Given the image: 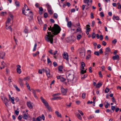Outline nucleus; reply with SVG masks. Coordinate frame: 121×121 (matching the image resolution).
<instances>
[{
    "label": "nucleus",
    "instance_id": "56",
    "mask_svg": "<svg viewBox=\"0 0 121 121\" xmlns=\"http://www.w3.org/2000/svg\"><path fill=\"white\" fill-rule=\"evenodd\" d=\"M7 26H6V29H7L8 30V29H10V30L11 31H12V29L11 27L10 26H8L7 27Z\"/></svg>",
    "mask_w": 121,
    "mask_h": 121
},
{
    "label": "nucleus",
    "instance_id": "28",
    "mask_svg": "<svg viewBox=\"0 0 121 121\" xmlns=\"http://www.w3.org/2000/svg\"><path fill=\"white\" fill-rule=\"evenodd\" d=\"M10 99L11 100L12 103L13 104H15V102H14L15 99L14 97H12L11 98H10Z\"/></svg>",
    "mask_w": 121,
    "mask_h": 121
},
{
    "label": "nucleus",
    "instance_id": "46",
    "mask_svg": "<svg viewBox=\"0 0 121 121\" xmlns=\"http://www.w3.org/2000/svg\"><path fill=\"white\" fill-rule=\"evenodd\" d=\"M117 42V39H115L112 41V43L114 44H115Z\"/></svg>",
    "mask_w": 121,
    "mask_h": 121
},
{
    "label": "nucleus",
    "instance_id": "36",
    "mask_svg": "<svg viewBox=\"0 0 121 121\" xmlns=\"http://www.w3.org/2000/svg\"><path fill=\"white\" fill-rule=\"evenodd\" d=\"M94 115H91L89 117L87 118L89 120H90L91 119L94 118Z\"/></svg>",
    "mask_w": 121,
    "mask_h": 121
},
{
    "label": "nucleus",
    "instance_id": "57",
    "mask_svg": "<svg viewBox=\"0 0 121 121\" xmlns=\"http://www.w3.org/2000/svg\"><path fill=\"white\" fill-rule=\"evenodd\" d=\"M53 66L55 67L57 65L56 62L55 61H54L53 62Z\"/></svg>",
    "mask_w": 121,
    "mask_h": 121
},
{
    "label": "nucleus",
    "instance_id": "17",
    "mask_svg": "<svg viewBox=\"0 0 121 121\" xmlns=\"http://www.w3.org/2000/svg\"><path fill=\"white\" fill-rule=\"evenodd\" d=\"M119 57V55H118L116 54L115 56H113L112 57V59L113 60H115L118 59Z\"/></svg>",
    "mask_w": 121,
    "mask_h": 121
},
{
    "label": "nucleus",
    "instance_id": "16",
    "mask_svg": "<svg viewBox=\"0 0 121 121\" xmlns=\"http://www.w3.org/2000/svg\"><path fill=\"white\" fill-rule=\"evenodd\" d=\"M32 93L34 94V97L37 99H38V97L36 95V92L35 90H34V89L32 90Z\"/></svg>",
    "mask_w": 121,
    "mask_h": 121
},
{
    "label": "nucleus",
    "instance_id": "15",
    "mask_svg": "<svg viewBox=\"0 0 121 121\" xmlns=\"http://www.w3.org/2000/svg\"><path fill=\"white\" fill-rule=\"evenodd\" d=\"M104 105L105 106V108H107L108 106L110 105V104L107 101H105L104 103Z\"/></svg>",
    "mask_w": 121,
    "mask_h": 121
},
{
    "label": "nucleus",
    "instance_id": "50",
    "mask_svg": "<svg viewBox=\"0 0 121 121\" xmlns=\"http://www.w3.org/2000/svg\"><path fill=\"white\" fill-rule=\"evenodd\" d=\"M86 70H81V73L82 74H84L86 73Z\"/></svg>",
    "mask_w": 121,
    "mask_h": 121
},
{
    "label": "nucleus",
    "instance_id": "48",
    "mask_svg": "<svg viewBox=\"0 0 121 121\" xmlns=\"http://www.w3.org/2000/svg\"><path fill=\"white\" fill-rule=\"evenodd\" d=\"M94 54L95 55L98 56L99 55V51H95L94 53Z\"/></svg>",
    "mask_w": 121,
    "mask_h": 121
},
{
    "label": "nucleus",
    "instance_id": "51",
    "mask_svg": "<svg viewBox=\"0 0 121 121\" xmlns=\"http://www.w3.org/2000/svg\"><path fill=\"white\" fill-rule=\"evenodd\" d=\"M5 64L4 62V61H3L1 62V65L2 66H4V68L5 66Z\"/></svg>",
    "mask_w": 121,
    "mask_h": 121
},
{
    "label": "nucleus",
    "instance_id": "6",
    "mask_svg": "<svg viewBox=\"0 0 121 121\" xmlns=\"http://www.w3.org/2000/svg\"><path fill=\"white\" fill-rule=\"evenodd\" d=\"M83 2L87 5V8H86V9H87L90 7L92 4V1L91 0L90 1L89 0H83Z\"/></svg>",
    "mask_w": 121,
    "mask_h": 121
},
{
    "label": "nucleus",
    "instance_id": "47",
    "mask_svg": "<svg viewBox=\"0 0 121 121\" xmlns=\"http://www.w3.org/2000/svg\"><path fill=\"white\" fill-rule=\"evenodd\" d=\"M60 93H57V94H53V95H52V96L53 97H55L56 96H58V95H60Z\"/></svg>",
    "mask_w": 121,
    "mask_h": 121
},
{
    "label": "nucleus",
    "instance_id": "52",
    "mask_svg": "<svg viewBox=\"0 0 121 121\" xmlns=\"http://www.w3.org/2000/svg\"><path fill=\"white\" fill-rule=\"evenodd\" d=\"M86 93H83L82 95V97L83 99H84L85 97Z\"/></svg>",
    "mask_w": 121,
    "mask_h": 121
},
{
    "label": "nucleus",
    "instance_id": "59",
    "mask_svg": "<svg viewBox=\"0 0 121 121\" xmlns=\"http://www.w3.org/2000/svg\"><path fill=\"white\" fill-rule=\"evenodd\" d=\"M23 80H24L23 79H22L21 78H19L18 82L19 83L22 82V81Z\"/></svg>",
    "mask_w": 121,
    "mask_h": 121
},
{
    "label": "nucleus",
    "instance_id": "63",
    "mask_svg": "<svg viewBox=\"0 0 121 121\" xmlns=\"http://www.w3.org/2000/svg\"><path fill=\"white\" fill-rule=\"evenodd\" d=\"M78 111L82 115V116L83 115V113L81 111L78 110Z\"/></svg>",
    "mask_w": 121,
    "mask_h": 121
},
{
    "label": "nucleus",
    "instance_id": "64",
    "mask_svg": "<svg viewBox=\"0 0 121 121\" xmlns=\"http://www.w3.org/2000/svg\"><path fill=\"white\" fill-rule=\"evenodd\" d=\"M81 66L82 67H84L85 66V63L83 62H82L81 63Z\"/></svg>",
    "mask_w": 121,
    "mask_h": 121
},
{
    "label": "nucleus",
    "instance_id": "26",
    "mask_svg": "<svg viewBox=\"0 0 121 121\" xmlns=\"http://www.w3.org/2000/svg\"><path fill=\"white\" fill-rule=\"evenodd\" d=\"M76 116L80 120H81L82 119V117L79 113H77L76 114Z\"/></svg>",
    "mask_w": 121,
    "mask_h": 121
},
{
    "label": "nucleus",
    "instance_id": "42",
    "mask_svg": "<svg viewBox=\"0 0 121 121\" xmlns=\"http://www.w3.org/2000/svg\"><path fill=\"white\" fill-rule=\"evenodd\" d=\"M96 35L94 33H93L92 34L91 37L92 39H94L95 38Z\"/></svg>",
    "mask_w": 121,
    "mask_h": 121
},
{
    "label": "nucleus",
    "instance_id": "18",
    "mask_svg": "<svg viewBox=\"0 0 121 121\" xmlns=\"http://www.w3.org/2000/svg\"><path fill=\"white\" fill-rule=\"evenodd\" d=\"M28 114L27 113H25L23 114V118L24 119H27L28 117Z\"/></svg>",
    "mask_w": 121,
    "mask_h": 121
},
{
    "label": "nucleus",
    "instance_id": "25",
    "mask_svg": "<svg viewBox=\"0 0 121 121\" xmlns=\"http://www.w3.org/2000/svg\"><path fill=\"white\" fill-rule=\"evenodd\" d=\"M46 6L47 8V10L52 9L51 6L48 3H47L46 4Z\"/></svg>",
    "mask_w": 121,
    "mask_h": 121
},
{
    "label": "nucleus",
    "instance_id": "10",
    "mask_svg": "<svg viewBox=\"0 0 121 121\" xmlns=\"http://www.w3.org/2000/svg\"><path fill=\"white\" fill-rule=\"evenodd\" d=\"M63 58L66 59V60H69V56L68 54L66 52H65L63 55Z\"/></svg>",
    "mask_w": 121,
    "mask_h": 121
},
{
    "label": "nucleus",
    "instance_id": "12",
    "mask_svg": "<svg viewBox=\"0 0 121 121\" xmlns=\"http://www.w3.org/2000/svg\"><path fill=\"white\" fill-rule=\"evenodd\" d=\"M33 104L32 103L30 102H27V105L28 107L31 109L33 107Z\"/></svg>",
    "mask_w": 121,
    "mask_h": 121
},
{
    "label": "nucleus",
    "instance_id": "34",
    "mask_svg": "<svg viewBox=\"0 0 121 121\" xmlns=\"http://www.w3.org/2000/svg\"><path fill=\"white\" fill-rule=\"evenodd\" d=\"M26 85L27 88H28L29 90L30 91H31V90L30 89V87L28 83L27 82H26Z\"/></svg>",
    "mask_w": 121,
    "mask_h": 121
},
{
    "label": "nucleus",
    "instance_id": "60",
    "mask_svg": "<svg viewBox=\"0 0 121 121\" xmlns=\"http://www.w3.org/2000/svg\"><path fill=\"white\" fill-rule=\"evenodd\" d=\"M6 12H2L1 13V15L2 16H4L5 14H6Z\"/></svg>",
    "mask_w": 121,
    "mask_h": 121
},
{
    "label": "nucleus",
    "instance_id": "62",
    "mask_svg": "<svg viewBox=\"0 0 121 121\" xmlns=\"http://www.w3.org/2000/svg\"><path fill=\"white\" fill-rule=\"evenodd\" d=\"M28 30L26 29L25 28L24 30V32L25 33H28Z\"/></svg>",
    "mask_w": 121,
    "mask_h": 121
},
{
    "label": "nucleus",
    "instance_id": "40",
    "mask_svg": "<svg viewBox=\"0 0 121 121\" xmlns=\"http://www.w3.org/2000/svg\"><path fill=\"white\" fill-rule=\"evenodd\" d=\"M30 78L29 77H27L24 78L23 79L24 80H29Z\"/></svg>",
    "mask_w": 121,
    "mask_h": 121
},
{
    "label": "nucleus",
    "instance_id": "21",
    "mask_svg": "<svg viewBox=\"0 0 121 121\" xmlns=\"http://www.w3.org/2000/svg\"><path fill=\"white\" fill-rule=\"evenodd\" d=\"M55 113L57 117H62L61 114L59 113L58 111H56L55 112Z\"/></svg>",
    "mask_w": 121,
    "mask_h": 121
},
{
    "label": "nucleus",
    "instance_id": "27",
    "mask_svg": "<svg viewBox=\"0 0 121 121\" xmlns=\"http://www.w3.org/2000/svg\"><path fill=\"white\" fill-rule=\"evenodd\" d=\"M11 20L9 18H8L6 23V26H8L9 25L8 24H9V23L10 21Z\"/></svg>",
    "mask_w": 121,
    "mask_h": 121
},
{
    "label": "nucleus",
    "instance_id": "45",
    "mask_svg": "<svg viewBox=\"0 0 121 121\" xmlns=\"http://www.w3.org/2000/svg\"><path fill=\"white\" fill-rule=\"evenodd\" d=\"M54 16L55 18L56 19L57 18L58 15L56 13H55L54 14Z\"/></svg>",
    "mask_w": 121,
    "mask_h": 121
},
{
    "label": "nucleus",
    "instance_id": "33",
    "mask_svg": "<svg viewBox=\"0 0 121 121\" xmlns=\"http://www.w3.org/2000/svg\"><path fill=\"white\" fill-rule=\"evenodd\" d=\"M15 3L17 7H19V3L18 1H15Z\"/></svg>",
    "mask_w": 121,
    "mask_h": 121
},
{
    "label": "nucleus",
    "instance_id": "11",
    "mask_svg": "<svg viewBox=\"0 0 121 121\" xmlns=\"http://www.w3.org/2000/svg\"><path fill=\"white\" fill-rule=\"evenodd\" d=\"M17 72L19 74H20L22 72L21 70L20 69L21 66L20 65H17Z\"/></svg>",
    "mask_w": 121,
    "mask_h": 121
},
{
    "label": "nucleus",
    "instance_id": "35",
    "mask_svg": "<svg viewBox=\"0 0 121 121\" xmlns=\"http://www.w3.org/2000/svg\"><path fill=\"white\" fill-rule=\"evenodd\" d=\"M81 37V35L80 34L78 35L77 36V40L80 39Z\"/></svg>",
    "mask_w": 121,
    "mask_h": 121
},
{
    "label": "nucleus",
    "instance_id": "20",
    "mask_svg": "<svg viewBox=\"0 0 121 121\" xmlns=\"http://www.w3.org/2000/svg\"><path fill=\"white\" fill-rule=\"evenodd\" d=\"M39 13L40 15H41L42 13V12L43 10V9L42 7H39Z\"/></svg>",
    "mask_w": 121,
    "mask_h": 121
},
{
    "label": "nucleus",
    "instance_id": "54",
    "mask_svg": "<svg viewBox=\"0 0 121 121\" xmlns=\"http://www.w3.org/2000/svg\"><path fill=\"white\" fill-rule=\"evenodd\" d=\"M91 56V55H88L86 56V59L88 60L89 59Z\"/></svg>",
    "mask_w": 121,
    "mask_h": 121
},
{
    "label": "nucleus",
    "instance_id": "61",
    "mask_svg": "<svg viewBox=\"0 0 121 121\" xmlns=\"http://www.w3.org/2000/svg\"><path fill=\"white\" fill-rule=\"evenodd\" d=\"M91 19H93L94 18L93 14L92 13H91Z\"/></svg>",
    "mask_w": 121,
    "mask_h": 121
},
{
    "label": "nucleus",
    "instance_id": "13",
    "mask_svg": "<svg viewBox=\"0 0 121 121\" xmlns=\"http://www.w3.org/2000/svg\"><path fill=\"white\" fill-rule=\"evenodd\" d=\"M61 92L62 94L64 95H65L67 92L66 90L64 89L63 87H62L61 89Z\"/></svg>",
    "mask_w": 121,
    "mask_h": 121
},
{
    "label": "nucleus",
    "instance_id": "9",
    "mask_svg": "<svg viewBox=\"0 0 121 121\" xmlns=\"http://www.w3.org/2000/svg\"><path fill=\"white\" fill-rule=\"evenodd\" d=\"M79 51L80 54L85 56V49L84 48H80L79 49Z\"/></svg>",
    "mask_w": 121,
    "mask_h": 121
},
{
    "label": "nucleus",
    "instance_id": "37",
    "mask_svg": "<svg viewBox=\"0 0 121 121\" xmlns=\"http://www.w3.org/2000/svg\"><path fill=\"white\" fill-rule=\"evenodd\" d=\"M63 67L62 66H59L58 68V70L59 71L61 72L62 70Z\"/></svg>",
    "mask_w": 121,
    "mask_h": 121
},
{
    "label": "nucleus",
    "instance_id": "38",
    "mask_svg": "<svg viewBox=\"0 0 121 121\" xmlns=\"http://www.w3.org/2000/svg\"><path fill=\"white\" fill-rule=\"evenodd\" d=\"M48 11L50 15H51L52 13V9H49L47 10Z\"/></svg>",
    "mask_w": 121,
    "mask_h": 121
},
{
    "label": "nucleus",
    "instance_id": "30",
    "mask_svg": "<svg viewBox=\"0 0 121 121\" xmlns=\"http://www.w3.org/2000/svg\"><path fill=\"white\" fill-rule=\"evenodd\" d=\"M72 39L70 40V41L72 42H73L75 41L76 40L75 37L74 36H72Z\"/></svg>",
    "mask_w": 121,
    "mask_h": 121
},
{
    "label": "nucleus",
    "instance_id": "43",
    "mask_svg": "<svg viewBox=\"0 0 121 121\" xmlns=\"http://www.w3.org/2000/svg\"><path fill=\"white\" fill-rule=\"evenodd\" d=\"M47 62L48 64H52V62L49 58H47Z\"/></svg>",
    "mask_w": 121,
    "mask_h": 121
},
{
    "label": "nucleus",
    "instance_id": "2",
    "mask_svg": "<svg viewBox=\"0 0 121 121\" xmlns=\"http://www.w3.org/2000/svg\"><path fill=\"white\" fill-rule=\"evenodd\" d=\"M74 72L72 70L68 71L66 73L67 78L68 80L71 81L73 80L74 78Z\"/></svg>",
    "mask_w": 121,
    "mask_h": 121
},
{
    "label": "nucleus",
    "instance_id": "7",
    "mask_svg": "<svg viewBox=\"0 0 121 121\" xmlns=\"http://www.w3.org/2000/svg\"><path fill=\"white\" fill-rule=\"evenodd\" d=\"M110 52V49L109 47H108L105 49V51L104 52L105 55V57L106 58H107V59H108V55L109 52Z\"/></svg>",
    "mask_w": 121,
    "mask_h": 121
},
{
    "label": "nucleus",
    "instance_id": "29",
    "mask_svg": "<svg viewBox=\"0 0 121 121\" xmlns=\"http://www.w3.org/2000/svg\"><path fill=\"white\" fill-rule=\"evenodd\" d=\"M90 27V26L89 25H86V31H90V28H89V27Z\"/></svg>",
    "mask_w": 121,
    "mask_h": 121
},
{
    "label": "nucleus",
    "instance_id": "31",
    "mask_svg": "<svg viewBox=\"0 0 121 121\" xmlns=\"http://www.w3.org/2000/svg\"><path fill=\"white\" fill-rule=\"evenodd\" d=\"M14 87L16 89L17 91H20V89L18 88L17 86L16 85H13Z\"/></svg>",
    "mask_w": 121,
    "mask_h": 121
},
{
    "label": "nucleus",
    "instance_id": "14",
    "mask_svg": "<svg viewBox=\"0 0 121 121\" xmlns=\"http://www.w3.org/2000/svg\"><path fill=\"white\" fill-rule=\"evenodd\" d=\"M41 120V117H37L36 119L35 118H33V121H40Z\"/></svg>",
    "mask_w": 121,
    "mask_h": 121
},
{
    "label": "nucleus",
    "instance_id": "24",
    "mask_svg": "<svg viewBox=\"0 0 121 121\" xmlns=\"http://www.w3.org/2000/svg\"><path fill=\"white\" fill-rule=\"evenodd\" d=\"M68 22L67 23V26L68 27H70L72 26V24L71 22V21L68 22Z\"/></svg>",
    "mask_w": 121,
    "mask_h": 121
},
{
    "label": "nucleus",
    "instance_id": "23",
    "mask_svg": "<svg viewBox=\"0 0 121 121\" xmlns=\"http://www.w3.org/2000/svg\"><path fill=\"white\" fill-rule=\"evenodd\" d=\"M76 31L78 32H79L80 33H81L82 31L81 27H78Z\"/></svg>",
    "mask_w": 121,
    "mask_h": 121
},
{
    "label": "nucleus",
    "instance_id": "19",
    "mask_svg": "<svg viewBox=\"0 0 121 121\" xmlns=\"http://www.w3.org/2000/svg\"><path fill=\"white\" fill-rule=\"evenodd\" d=\"M112 19L113 20L116 19V20H120V18L118 16H115L114 15H113Z\"/></svg>",
    "mask_w": 121,
    "mask_h": 121
},
{
    "label": "nucleus",
    "instance_id": "53",
    "mask_svg": "<svg viewBox=\"0 0 121 121\" xmlns=\"http://www.w3.org/2000/svg\"><path fill=\"white\" fill-rule=\"evenodd\" d=\"M109 88H107L105 90V93H107L109 91Z\"/></svg>",
    "mask_w": 121,
    "mask_h": 121
},
{
    "label": "nucleus",
    "instance_id": "55",
    "mask_svg": "<svg viewBox=\"0 0 121 121\" xmlns=\"http://www.w3.org/2000/svg\"><path fill=\"white\" fill-rule=\"evenodd\" d=\"M100 16L102 17H104V13L103 12H101L100 13Z\"/></svg>",
    "mask_w": 121,
    "mask_h": 121
},
{
    "label": "nucleus",
    "instance_id": "41",
    "mask_svg": "<svg viewBox=\"0 0 121 121\" xmlns=\"http://www.w3.org/2000/svg\"><path fill=\"white\" fill-rule=\"evenodd\" d=\"M65 79L63 77H61L60 79V81L61 82H63L65 80Z\"/></svg>",
    "mask_w": 121,
    "mask_h": 121
},
{
    "label": "nucleus",
    "instance_id": "4",
    "mask_svg": "<svg viewBox=\"0 0 121 121\" xmlns=\"http://www.w3.org/2000/svg\"><path fill=\"white\" fill-rule=\"evenodd\" d=\"M24 11V8H22V13L26 16H29L30 17V19H31L32 18L33 16V14L31 11H29L27 13V12H25Z\"/></svg>",
    "mask_w": 121,
    "mask_h": 121
},
{
    "label": "nucleus",
    "instance_id": "5",
    "mask_svg": "<svg viewBox=\"0 0 121 121\" xmlns=\"http://www.w3.org/2000/svg\"><path fill=\"white\" fill-rule=\"evenodd\" d=\"M42 70L43 72H46V75L48 77H50L51 76V75L50 73V71L49 69L45 68L42 69Z\"/></svg>",
    "mask_w": 121,
    "mask_h": 121
},
{
    "label": "nucleus",
    "instance_id": "32",
    "mask_svg": "<svg viewBox=\"0 0 121 121\" xmlns=\"http://www.w3.org/2000/svg\"><path fill=\"white\" fill-rule=\"evenodd\" d=\"M102 85V83H98L96 85V88H99Z\"/></svg>",
    "mask_w": 121,
    "mask_h": 121
},
{
    "label": "nucleus",
    "instance_id": "44",
    "mask_svg": "<svg viewBox=\"0 0 121 121\" xmlns=\"http://www.w3.org/2000/svg\"><path fill=\"white\" fill-rule=\"evenodd\" d=\"M37 46V44L36 43H35V44L34 46V48H33V51H35L36 49Z\"/></svg>",
    "mask_w": 121,
    "mask_h": 121
},
{
    "label": "nucleus",
    "instance_id": "1",
    "mask_svg": "<svg viewBox=\"0 0 121 121\" xmlns=\"http://www.w3.org/2000/svg\"><path fill=\"white\" fill-rule=\"evenodd\" d=\"M48 30L51 31V32H47V34L45 37L46 40L51 43L52 44L53 41V35H56L59 33L61 31L60 27L57 24H54L52 28L51 26L50 27H48Z\"/></svg>",
    "mask_w": 121,
    "mask_h": 121
},
{
    "label": "nucleus",
    "instance_id": "49",
    "mask_svg": "<svg viewBox=\"0 0 121 121\" xmlns=\"http://www.w3.org/2000/svg\"><path fill=\"white\" fill-rule=\"evenodd\" d=\"M47 25L46 24H44V26L43 27V30L45 31L46 30V28H47Z\"/></svg>",
    "mask_w": 121,
    "mask_h": 121
},
{
    "label": "nucleus",
    "instance_id": "3",
    "mask_svg": "<svg viewBox=\"0 0 121 121\" xmlns=\"http://www.w3.org/2000/svg\"><path fill=\"white\" fill-rule=\"evenodd\" d=\"M40 99L42 102L43 103L46 108L48 109V110L49 111H52L51 108L49 106L48 103L47 101L44 99L42 96L40 97Z\"/></svg>",
    "mask_w": 121,
    "mask_h": 121
},
{
    "label": "nucleus",
    "instance_id": "39",
    "mask_svg": "<svg viewBox=\"0 0 121 121\" xmlns=\"http://www.w3.org/2000/svg\"><path fill=\"white\" fill-rule=\"evenodd\" d=\"M48 11L50 15H51L52 13V9H49L47 10Z\"/></svg>",
    "mask_w": 121,
    "mask_h": 121
},
{
    "label": "nucleus",
    "instance_id": "22",
    "mask_svg": "<svg viewBox=\"0 0 121 121\" xmlns=\"http://www.w3.org/2000/svg\"><path fill=\"white\" fill-rule=\"evenodd\" d=\"M0 58L1 59H3V57L5 56V52H2L1 53H0Z\"/></svg>",
    "mask_w": 121,
    "mask_h": 121
},
{
    "label": "nucleus",
    "instance_id": "8",
    "mask_svg": "<svg viewBox=\"0 0 121 121\" xmlns=\"http://www.w3.org/2000/svg\"><path fill=\"white\" fill-rule=\"evenodd\" d=\"M2 99L5 105L7 106V105H8V102H9L8 99L5 97H4Z\"/></svg>",
    "mask_w": 121,
    "mask_h": 121
},
{
    "label": "nucleus",
    "instance_id": "58",
    "mask_svg": "<svg viewBox=\"0 0 121 121\" xmlns=\"http://www.w3.org/2000/svg\"><path fill=\"white\" fill-rule=\"evenodd\" d=\"M48 15L47 13H45L44 14V17L45 18H46L48 17Z\"/></svg>",
    "mask_w": 121,
    "mask_h": 121
}]
</instances>
